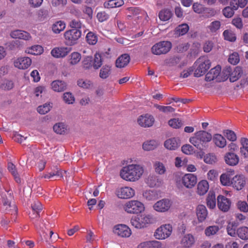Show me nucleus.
<instances>
[{
    "mask_svg": "<svg viewBox=\"0 0 248 248\" xmlns=\"http://www.w3.org/2000/svg\"><path fill=\"white\" fill-rule=\"evenodd\" d=\"M143 173L142 165L132 164L123 167L120 171V176L126 181L135 182L141 178Z\"/></svg>",
    "mask_w": 248,
    "mask_h": 248,
    "instance_id": "1",
    "label": "nucleus"
},
{
    "mask_svg": "<svg viewBox=\"0 0 248 248\" xmlns=\"http://www.w3.org/2000/svg\"><path fill=\"white\" fill-rule=\"evenodd\" d=\"M4 191H0V195L3 203V209L6 213L11 214L13 217H17V207L15 203H12L13 193L11 190L3 187Z\"/></svg>",
    "mask_w": 248,
    "mask_h": 248,
    "instance_id": "2",
    "label": "nucleus"
},
{
    "mask_svg": "<svg viewBox=\"0 0 248 248\" xmlns=\"http://www.w3.org/2000/svg\"><path fill=\"white\" fill-rule=\"evenodd\" d=\"M212 139L211 134L205 131L200 130L194 133L189 138V142L198 149L203 150L207 146V143Z\"/></svg>",
    "mask_w": 248,
    "mask_h": 248,
    "instance_id": "3",
    "label": "nucleus"
},
{
    "mask_svg": "<svg viewBox=\"0 0 248 248\" xmlns=\"http://www.w3.org/2000/svg\"><path fill=\"white\" fill-rule=\"evenodd\" d=\"M155 221L153 216L150 214L138 215L133 217L130 220L132 225L137 229L144 228Z\"/></svg>",
    "mask_w": 248,
    "mask_h": 248,
    "instance_id": "4",
    "label": "nucleus"
},
{
    "mask_svg": "<svg viewBox=\"0 0 248 248\" xmlns=\"http://www.w3.org/2000/svg\"><path fill=\"white\" fill-rule=\"evenodd\" d=\"M197 68L194 71L195 77H200L203 75L210 68L211 62L208 58L206 56L200 57L195 62Z\"/></svg>",
    "mask_w": 248,
    "mask_h": 248,
    "instance_id": "5",
    "label": "nucleus"
},
{
    "mask_svg": "<svg viewBox=\"0 0 248 248\" xmlns=\"http://www.w3.org/2000/svg\"><path fill=\"white\" fill-rule=\"evenodd\" d=\"M124 209L128 213L138 214L144 210V206L142 203L138 201L131 200L124 204Z\"/></svg>",
    "mask_w": 248,
    "mask_h": 248,
    "instance_id": "6",
    "label": "nucleus"
},
{
    "mask_svg": "<svg viewBox=\"0 0 248 248\" xmlns=\"http://www.w3.org/2000/svg\"><path fill=\"white\" fill-rule=\"evenodd\" d=\"M172 47L171 43L170 41H161L154 45L151 48L153 54L160 55L167 53Z\"/></svg>",
    "mask_w": 248,
    "mask_h": 248,
    "instance_id": "7",
    "label": "nucleus"
},
{
    "mask_svg": "<svg viewBox=\"0 0 248 248\" xmlns=\"http://www.w3.org/2000/svg\"><path fill=\"white\" fill-rule=\"evenodd\" d=\"M172 231V227L170 224L162 225L155 232L154 236L158 240H164L169 237Z\"/></svg>",
    "mask_w": 248,
    "mask_h": 248,
    "instance_id": "8",
    "label": "nucleus"
},
{
    "mask_svg": "<svg viewBox=\"0 0 248 248\" xmlns=\"http://www.w3.org/2000/svg\"><path fill=\"white\" fill-rule=\"evenodd\" d=\"M81 35V31L79 30L71 29L67 31L64 33L65 43L69 46L74 45L77 43Z\"/></svg>",
    "mask_w": 248,
    "mask_h": 248,
    "instance_id": "9",
    "label": "nucleus"
},
{
    "mask_svg": "<svg viewBox=\"0 0 248 248\" xmlns=\"http://www.w3.org/2000/svg\"><path fill=\"white\" fill-rule=\"evenodd\" d=\"M172 204L171 200L163 199L156 202L153 205V209L156 212L164 213L169 210Z\"/></svg>",
    "mask_w": 248,
    "mask_h": 248,
    "instance_id": "10",
    "label": "nucleus"
},
{
    "mask_svg": "<svg viewBox=\"0 0 248 248\" xmlns=\"http://www.w3.org/2000/svg\"><path fill=\"white\" fill-rule=\"evenodd\" d=\"M182 183L187 188H192L197 183V176L192 173L184 175L181 179Z\"/></svg>",
    "mask_w": 248,
    "mask_h": 248,
    "instance_id": "11",
    "label": "nucleus"
},
{
    "mask_svg": "<svg viewBox=\"0 0 248 248\" xmlns=\"http://www.w3.org/2000/svg\"><path fill=\"white\" fill-rule=\"evenodd\" d=\"M116 194L119 198L129 199L134 196L135 190L128 186L120 187L116 190Z\"/></svg>",
    "mask_w": 248,
    "mask_h": 248,
    "instance_id": "12",
    "label": "nucleus"
},
{
    "mask_svg": "<svg viewBox=\"0 0 248 248\" xmlns=\"http://www.w3.org/2000/svg\"><path fill=\"white\" fill-rule=\"evenodd\" d=\"M115 234L122 237H128L131 234L130 228L125 225L119 224L116 225L113 229Z\"/></svg>",
    "mask_w": 248,
    "mask_h": 248,
    "instance_id": "13",
    "label": "nucleus"
},
{
    "mask_svg": "<svg viewBox=\"0 0 248 248\" xmlns=\"http://www.w3.org/2000/svg\"><path fill=\"white\" fill-rule=\"evenodd\" d=\"M71 51L69 47H56L51 51V55L56 58H64Z\"/></svg>",
    "mask_w": 248,
    "mask_h": 248,
    "instance_id": "14",
    "label": "nucleus"
},
{
    "mask_svg": "<svg viewBox=\"0 0 248 248\" xmlns=\"http://www.w3.org/2000/svg\"><path fill=\"white\" fill-rule=\"evenodd\" d=\"M138 124L143 127L152 126L155 122V119L151 115L146 114L140 116L137 120Z\"/></svg>",
    "mask_w": 248,
    "mask_h": 248,
    "instance_id": "15",
    "label": "nucleus"
},
{
    "mask_svg": "<svg viewBox=\"0 0 248 248\" xmlns=\"http://www.w3.org/2000/svg\"><path fill=\"white\" fill-rule=\"evenodd\" d=\"M217 204L218 208L223 212H227L231 206L230 200L222 195H219L217 198Z\"/></svg>",
    "mask_w": 248,
    "mask_h": 248,
    "instance_id": "16",
    "label": "nucleus"
},
{
    "mask_svg": "<svg viewBox=\"0 0 248 248\" xmlns=\"http://www.w3.org/2000/svg\"><path fill=\"white\" fill-rule=\"evenodd\" d=\"M31 64V60L28 57H20L14 62L16 67L20 69H27Z\"/></svg>",
    "mask_w": 248,
    "mask_h": 248,
    "instance_id": "17",
    "label": "nucleus"
},
{
    "mask_svg": "<svg viewBox=\"0 0 248 248\" xmlns=\"http://www.w3.org/2000/svg\"><path fill=\"white\" fill-rule=\"evenodd\" d=\"M10 35L13 38L22 39L25 41L30 40L31 38V36L29 32L20 30L12 31L10 32Z\"/></svg>",
    "mask_w": 248,
    "mask_h": 248,
    "instance_id": "18",
    "label": "nucleus"
},
{
    "mask_svg": "<svg viewBox=\"0 0 248 248\" xmlns=\"http://www.w3.org/2000/svg\"><path fill=\"white\" fill-rule=\"evenodd\" d=\"M165 147L169 150H175L181 145V141L178 138H171L164 143Z\"/></svg>",
    "mask_w": 248,
    "mask_h": 248,
    "instance_id": "19",
    "label": "nucleus"
},
{
    "mask_svg": "<svg viewBox=\"0 0 248 248\" xmlns=\"http://www.w3.org/2000/svg\"><path fill=\"white\" fill-rule=\"evenodd\" d=\"M195 237L191 233L185 234L182 237L180 243L184 248L192 247L195 243Z\"/></svg>",
    "mask_w": 248,
    "mask_h": 248,
    "instance_id": "20",
    "label": "nucleus"
},
{
    "mask_svg": "<svg viewBox=\"0 0 248 248\" xmlns=\"http://www.w3.org/2000/svg\"><path fill=\"white\" fill-rule=\"evenodd\" d=\"M196 213L199 222L204 221L208 217V211L206 207L202 204L197 206L196 209Z\"/></svg>",
    "mask_w": 248,
    "mask_h": 248,
    "instance_id": "21",
    "label": "nucleus"
},
{
    "mask_svg": "<svg viewBox=\"0 0 248 248\" xmlns=\"http://www.w3.org/2000/svg\"><path fill=\"white\" fill-rule=\"evenodd\" d=\"M221 71V67L220 66H216L211 69L210 71L207 73L205 76V80L207 81H210L217 79V81H220L218 78Z\"/></svg>",
    "mask_w": 248,
    "mask_h": 248,
    "instance_id": "22",
    "label": "nucleus"
},
{
    "mask_svg": "<svg viewBox=\"0 0 248 248\" xmlns=\"http://www.w3.org/2000/svg\"><path fill=\"white\" fill-rule=\"evenodd\" d=\"M232 186L237 190H241L245 185V180L243 175H236L231 181Z\"/></svg>",
    "mask_w": 248,
    "mask_h": 248,
    "instance_id": "23",
    "label": "nucleus"
},
{
    "mask_svg": "<svg viewBox=\"0 0 248 248\" xmlns=\"http://www.w3.org/2000/svg\"><path fill=\"white\" fill-rule=\"evenodd\" d=\"M162 243L156 240L143 242L140 243L137 248H161Z\"/></svg>",
    "mask_w": 248,
    "mask_h": 248,
    "instance_id": "24",
    "label": "nucleus"
},
{
    "mask_svg": "<svg viewBox=\"0 0 248 248\" xmlns=\"http://www.w3.org/2000/svg\"><path fill=\"white\" fill-rule=\"evenodd\" d=\"M130 60V56L128 54H123L116 60V66L118 68L124 67L128 64Z\"/></svg>",
    "mask_w": 248,
    "mask_h": 248,
    "instance_id": "25",
    "label": "nucleus"
},
{
    "mask_svg": "<svg viewBox=\"0 0 248 248\" xmlns=\"http://www.w3.org/2000/svg\"><path fill=\"white\" fill-rule=\"evenodd\" d=\"M66 83L62 80H55L51 83V88L52 90L57 92H61L64 91L66 89Z\"/></svg>",
    "mask_w": 248,
    "mask_h": 248,
    "instance_id": "26",
    "label": "nucleus"
},
{
    "mask_svg": "<svg viewBox=\"0 0 248 248\" xmlns=\"http://www.w3.org/2000/svg\"><path fill=\"white\" fill-rule=\"evenodd\" d=\"M226 163L230 166H235L239 162L238 156L234 153H228L225 156Z\"/></svg>",
    "mask_w": 248,
    "mask_h": 248,
    "instance_id": "27",
    "label": "nucleus"
},
{
    "mask_svg": "<svg viewBox=\"0 0 248 248\" xmlns=\"http://www.w3.org/2000/svg\"><path fill=\"white\" fill-rule=\"evenodd\" d=\"M146 183L151 187L158 186L161 184V181L155 175H150L146 180Z\"/></svg>",
    "mask_w": 248,
    "mask_h": 248,
    "instance_id": "28",
    "label": "nucleus"
},
{
    "mask_svg": "<svg viewBox=\"0 0 248 248\" xmlns=\"http://www.w3.org/2000/svg\"><path fill=\"white\" fill-rule=\"evenodd\" d=\"M209 189V184L207 181L202 180L200 181L197 186V193L200 195H203Z\"/></svg>",
    "mask_w": 248,
    "mask_h": 248,
    "instance_id": "29",
    "label": "nucleus"
},
{
    "mask_svg": "<svg viewBox=\"0 0 248 248\" xmlns=\"http://www.w3.org/2000/svg\"><path fill=\"white\" fill-rule=\"evenodd\" d=\"M238 223L235 221L229 222L226 227V231L228 235L232 237H235L237 235V228Z\"/></svg>",
    "mask_w": 248,
    "mask_h": 248,
    "instance_id": "30",
    "label": "nucleus"
},
{
    "mask_svg": "<svg viewBox=\"0 0 248 248\" xmlns=\"http://www.w3.org/2000/svg\"><path fill=\"white\" fill-rule=\"evenodd\" d=\"M220 229L218 225L209 226L205 229L204 234L207 237H211L217 234Z\"/></svg>",
    "mask_w": 248,
    "mask_h": 248,
    "instance_id": "31",
    "label": "nucleus"
},
{
    "mask_svg": "<svg viewBox=\"0 0 248 248\" xmlns=\"http://www.w3.org/2000/svg\"><path fill=\"white\" fill-rule=\"evenodd\" d=\"M44 52L43 47L40 45H34L27 48L25 52L34 55H41Z\"/></svg>",
    "mask_w": 248,
    "mask_h": 248,
    "instance_id": "32",
    "label": "nucleus"
},
{
    "mask_svg": "<svg viewBox=\"0 0 248 248\" xmlns=\"http://www.w3.org/2000/svg\"><path fill=\"white\" fill-rule=\"evenodd\" d=\"M66 27L65 23L64 21L59 20L54 22L52 25V30L55 33H60L62 31H63Z\"/></svg>",
    "mask_w": 248,
    "mask_h": 248,
    "instance_id": "33",
    "label": "nucleus"
},
{
    "mask_svg": "<svg viewBox=\"0 0 248 248\" xmlns=\"http://www.w3.org/2000/svg\"><path fill=\"white\" fill-rule=\"evenodd\" d=\"M206 204L208 207L213 209L216 205V195L214 192L210 191L206 198Z\"/></svg>",
    "mask_w": 248,
    "mask_h": 248,
    "instance_id": "34",
    "label": "nucleus"
},
{
    "mask_svg": "<svg viewBox=\"0 0 248 248\" xmlns=\"http://www.w3.org/2000/svg\"><path fill=\"white\" fill-rule=\"evenodd\" d=\"M213 141L215 144L219 148H223L226 145V139L220 134H215L213 137Z\"/></svg>",
    "mask_w": 248,
    "mask_h": 248,
    "instance_id": "35",
    "label": "nucleus"
},
{
    "mask_svg": "<svg viewBox=\"0 0 248 248\" xmlns=\"http://www.w3.org/2000/svg\"><path fill=\"white\" fill-rule=\"evenodd\" d=\"M242 147L240 148V153L245 158L248 157V139L242 138L240 140Z\"/></svg>",
    "mask_w": 248,
    "mask_h": 248,
    "instance_id": "36",
    "label": "nucleus"
},
{
    "mask_svg": "<svg viewBox=\"0 0 248 248\" xmlns=\"http://www.w3.org/2000/svg\"><path fill=\"white\" fill-rule=\"evenodd\" d=\"M54 131L58 134H64L67 132V126L62 123H58L53 126Z\"/></svg>",
    "mask_w": 248,
    "mask_h": 248,
    "instance_id": "37",
    "label": "nucleus"
},
{
    "mask_svg": "<svg viewBox=\"0 0 248 248\" xmlns=\"http://www.w3.org/2000/svg\"><path fill=\"white\" fill-rule=\"evenodd\" d=\"M29 217L32 220H35L34 223L36 228L37 229L42 230V231H44L43 227L40 226L39 222L37 221V219L40 217V212L34 211L31 209V211L29 213Z\"/></svg>",
    "mask_w": 248,
    "mask_h": 248,
    "instance_id": "38",
    "label": "nucleus"
},
{
    "mask_svg": "<svg viewBox=\"0 0 248 248\" xmlns=\"http://www.w3.org/2000/svg\"><path fill=\"white\" fill-rule=\"evenodd\" d=\"M242 74V70L240 67L237 66L232 70L231 77H230V81L231 82H234L238 79Z\"/></svg>",
    "mask_w": 248,
    "mask_h": 248,
    "instance_id": "39",
    "label": "nucleus"
},
{
    "mask_svg": "<svg viewBox=\"0 0 248 248\" xmlns=\"http://www.w3.org/2000/svg\"><path fill=\"white\" fill-rule=\"evenodd\" d=\"M172 15V14L170 10L164 9L159 13L158 17L161 20L166 21L169 20Z\"/></svg>",
    "mask_w": 248,
    "mask_h": 248,
    "instance_id": "40",
    "label": "nucleus"
},
{
    "mask_svg": "<svg viewBox=\"0 0 248 248\" xmlns=\"http://www.w3.org/2000/svg\"><path fill=\"white\" fill-rule=\"evenodd\" d=\"M111 72V66L108 65H105L100 70L99 76L102 79H106L109 77Z\"/></svg>",
    "mask_w": 248,
    "mask_h": 248,
    "instance_id": "41",
    "label": "nucleus"
},
{
    "mask_svg": "<svg viewBox=\"0 0 248 248\" xmlns=\"http://www.w3.org/2000/svg\"><path fill=\"white\" fill-rule=\"evenodd\" d=\"M158 144V142L156 140H148L143 143L142 148L145 151H150L156 148Z\"/></svg>",
    "mask_w": 248,
    "mask_h": 248,
    "instance_id": "42",
    "label": "nucleus"
},
{
    "mask_svg": "<svg viewBox=\"0 0 248 248\" xmlns=\"http://www.w3.org/2000/svg\"><path fill=\"white\" fill-rule=\"evenodd\" d=\"M153 167L155 171L160 174H164L166 171V168L163 163L159 161H155L153 164Z\"/></svg>",
    "mask_w": 248,
    "mask_h": 248,
    "instance_id": "43",
    "label": "nucleus"
},
{
    "mask_svg": "<svg viewBox=\"0 0 248 248\" xmlns=\"http://www.w3.org/2000/svg\"><path fill=\"white\" fill-rule=\"evenodd\" d=\"M237 235L242 240L248 239V228L242 227L237 230Z\"/></svg>",
    "mask_w": 248,
    "mask_h": 248,
    "instance_id": "44",
    "label": "nucleus"
},
{
    "mask_svg": "<svg viewBox=\"0 0 248 248\" xmlns=\"http://www.w3.org/2000/svg\"><path fill=\"white\" fill-rule=\"evenodd\" d=\"M188 26L186 24H183L179 25L175 30V34L178 35H183L188 31Z\"/></svg>",
    "mask_w": 248,
    "mask_h": 248,
    "instance_id": "45",
    "label": "nucleus"
},
{
    "mask_svg": "<svg viewBox=\"0 0 248 248\" xmlns=\"http://www.w3.org/2000/svg\"><path fill=\"white\" fill-rule=\"evenodd\" d=\"M86 40L90 45H94L98 41V37L97 35L93 32H89L86 36Z\"/></svg>",
    "mask_w": 248,
    "mask_h": 248,
    "instance_id": "46",
    "label": "nucleus"
},
{
    "mask_svg": "<svg viewBox=\"0 0 248 248\" xmlns=\"http://www.w3.org/2000/svg\"><path fill=\"white\" fill-rule=\"evenodd\" d=\"M7 167L9 171L12 174V175L14 177L17 183H20L21 182V180L18 175L15 166L12 163H9L8 164Z\"/></svg>",
    "mask_w": 248,
    "mask_h": 248,
    "instance_id": "47",
    "label": "nucleus"
},
{
    "mask_svg": "<svg viewBox=\"0 0 248 248\" xmlns=\"http://www.w3.org/2000/svg\"><path fill=\"white\" fill-rule=\"evenodd\" d=\"M78 85L83 89H90L93 87L92 82L89 80L79 79L77 81Z\"/></svg>",
    "mask_w": 248,
    "mask_h": 248,
    "instance_id": "48",
    "label": "nucleus"
},
{
    "mask_svg": "<svg viewBox=\"0 0 248 248\" xmlns=\"http://www.w3.org/2000/svg\"><path fill=\"white\" fill-rule=\"evenodd\" d=\"M93 67L95 69H98L102 64L101 55L99 53H96L94 56Z\"/></svg>",
    "mask_w": 248,
    "mask_h": 248,
    "instance_id": "49",
    "label": "nucleus"
},
{
    "mask_svg": "<svg viewBox=\"0 0 248 248\" xmlns=\"http://www.w3.org/2000/svg\"><path fill=\"white\" fill-rule=\"evenodd\" d=\"M52 104L46 103L43 105L40 106L37 108V111L41 114H45L50 111L52 108Z\"/></svg>",
    "mask_w": 248,
    "mask_h": 248,
    "instance_id": "50",
    "label": "nucleus"
},
{
    "mask_svg": "<svg viewBox=\"0 0 248 248\" xmlns=\"http://www.w3.org/2000/svg\"><path fill=\"white\" fill-rule=\"evenodd\" d=\"M168 124L170 126L175 129L179 128L183 125L182 121L177 118L170 120L168 122Z\"/></svg>",
    "mask_w": 248,
    "mask_h": 248,
    "instance_id": "51",
    "label": "nucleus"
},
{
    "mask_svg": "<svg viewBox=\"0 0 248 248\" xmlns=\"http://www.w3.org/2000/svg\"><path fill=\"white\" fill-rule=\"evenodd\" d=\"M93 60L91 56L85 57L83 61L82 65L85 69H89L93 66Z\"/></svg>",
    "mask_w": 248,
    "mask_h": 248,
    "instance_id": "52",
    "label": "nucleus"
},
{
    "mask_svg": "<svg viewBox=\"0 0 248 248\" xmlns=\"http://www.w3.org/2000/svg\"><path fill=\"white\" fill-rule=\"evenodd\" d=\"M81 60V55L78 52H75L70 55L69 62L71 64L75 65L77 64Z\"/></svg>",
    "mask_w": 248,
    "mask_h": 248,
    "instance_id": "53",
    "label": "nucleus"
},
{
    "mask_svg": "<svg viewBox=\"0 0 248 248\" xmlns=\"http://www.w3.org/2000/svg\"><path fill=\"white\" fill-rule=\"evenodd\" d=\"M217 156L213 154H207L204 157V161L207 164H213L217 162Z\"/></svg>",
    "mask_w": 248,
    "mask_h": 248,
    "instance_id": "54",
    "label": "nucleus"
},
{
    "mask_svg": "<svg viewBox=\"0 0 248 248\" xmlns=\"http://www.w3.org/2000/svg\"><path fill=\"white\" fill-rule=\"evenodd\" d=\"M224 39L226 40L234 42L236 40V36L235 33L231 31L225 30L223 32Z\"/></svg>",
    "mask_w": 248,
    "mask_h": 248,
    "instance_id": "55",
    "label": "nucleus"
},
{
    "mask_svg": "<svg viewBox=\"0 0 248 248\" xmlns=\"http://www.w3.org/2000/svg\"><path fill=\"white\" fill-rule=\"evenodd\" d=\"M144 198L148 201H154L156 199L155 192L152 190H146L143 193Z\"/></svg>",
    "mask_w": 248,
    "mask_h": 248,
    "instance_id": "56",
    "label": "nucleus"
},
{
    "mask_svg": "<svg viewBox=\"0 0 248 248\" xmlns=\"http://www.w3.org/2000/svg\"><path fill=\"white\" fill-rule=\"evenodd\" d=\"M240 61L239 56L238 53L233 52L229 55L228 62L233 65L237 64Z\"/></svg>",
    "mask_w": 248,
    "mask_h": 248,
    "instance_id": "57",
    "label": "nucleus"
},
{
    "mask_svg": "<svg viewBox=\"0 0 248 248\" xmlns=\"http://www.w3.org/2000/svg\"><path fill=\"white\" fill-rule=\"evenodd\" d=\"M220 181L223 186H229L231 184V177L230 174L223 173L220 177Z\"/></svg>",
    "mask_w": 248,
    "mask_h": 248,
    "instance_id": "58",
    "label": "nucleus"
},
{
    "mask_svg": "<svg viewBox=\"0 0 248 248\" xmlns=\"http://www.w3.org/2000/svg\"><path fill=\"white\" fill-rule=\"evenodd\" d=\"M63 99L64 102L68 104H72L75 102L74 96L69 92H66L63 93Z\"/></svg>",
    "mask_w": 248,
    "mask_h": 248,
    "instance_id": "59",
    "label": "nucleus"
},
{
    "mask_svg": "<svg viewBox=\"0 0 248 248\" xmlns=\"http://www.w3.org/2000/svg\"><path fill=\"white\" fill-rule=\"evenodd\" d=\"M155 106L160 111L166 113H171L175 111V108L171 106H164L159 105H155Z\"/></svg>",
    "mask_w": 248,
    "mask_h": 248,
    "instance_id": "60",
    "label": "nucleus"
},
{
    "mask_svg": "<svg viewBox=\"0 0 248 248\" xmlns=\"http://www.w3.org/2000/svg\"><path fill=\"white\" fill-rule=\"evenodd\" d=\"M69 25L73 29L79 30L82 27V23L78 19H73L69 22Z\"/></svg>",
    "mask_w": 248,
    "mask_h": 248,
    "instance_id": "61",
    "label": "nucleus"
},
{
    "mask_svg": "<svg viewBox=\"0 0 248 248\" xmlns=\"http://www.w3.org/2000/svg\"><path fill=\"white\" fill-rule=\"evenodd\" d=\"M220 22L219 21H214L212 22L208 26L211 32H216L220 27Z\"/></svg>",
    "mask_w": 248,
    "mask_h": 248,
    "instance_id": "62",
    "label": "nucleus"
},
{
    "mask_svg": "<svg viewBox=\"0 0 248 248\" xmlns=\"http://www.w3.org/2000/svg\"><path fill=\"white\" fill-rule=\"evenodd\" d=\"M16 217L13 216H11V219L8 217H2L0 223L3 227H7L9 224L16 222Z\"/></svg>",
    "mask_w": 248,
    "mask_h": 248,
    "instance_id": "63",
    "label": "nucleus"
},
{
    "mask_svg": "<svg viewBox=\"0 0 248 248\" xmlns=\"http://www.w3.org/2000/svg\"><path fill=\"white\" fill-rule=\"evenodd\" d=\"M227 139L232 141H234L236 140V135L234 132L232 130L227 129L223 132Z\"/></svg>",
    "mask_w": 248,
    "mask_h": 248,
    "instance_id": "64",
    "label": "nucleus"
}]
</instances>
